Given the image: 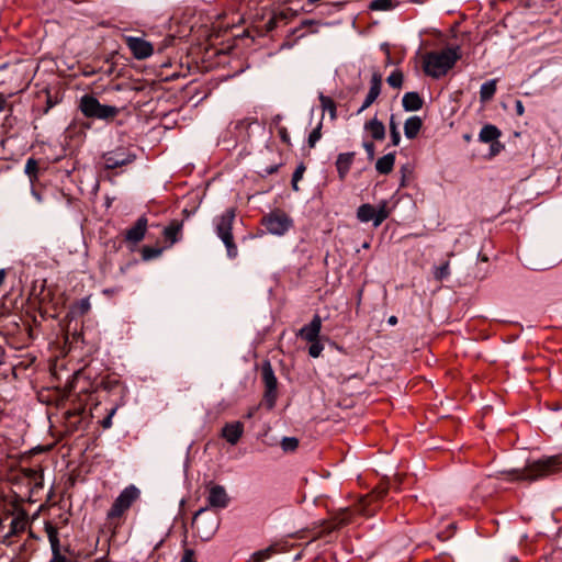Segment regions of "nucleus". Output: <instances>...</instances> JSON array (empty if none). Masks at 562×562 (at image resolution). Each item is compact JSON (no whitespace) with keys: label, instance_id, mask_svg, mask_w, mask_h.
<instances>
[{"label":"nucleus","instance_id":"obj_1","mask_svg":"<svg viewBox=\"0 0 562 562\" xmlns=\"http://www.w3.org/2000/svg\"><path fill=\"white\" fill-rule=\"evenodd\" d=\"M562 470V458L553 456L528 464L524 470L504 472L513 481H529L549 476Z\"/></svg>","mask_w":562,"mask_h":562},{"label":"nucleus","instance_id":"obj_2","mask_svg":"<svg viewBox=\"0 0 562 562\" xmlns=\"http://www.w3.org/2000/svg\"><path fill=\"white\" fill-rule=\"evenodd\" d=\"M460 58L458 48L428 53L424 58V71L432 78L445 76Z\"/></svg>","mask_w":562,"mask_h":562},{"label":"nucleus","instance_id":"obj_3","mask_svg":"<svg viewBox=\"0 0 562 562\" xmlns=\"http://www.w3.org/2000/svg\"><path fill=\"white\" fill-rule=\"evenodd\" d=\"M140 497V490L134 484L127 485L121 491L106 513V520L110 525L117 527L126 512Z\"/></svg>","mask_w":562,"mask_h":562},{"label":"nucleus","instance_id":"obj_4","mask_svg":"<svg viewBox=\"0 0 562 562\" xmlns=\"http://www.w3.org/2000/svg\"><path fill=\"white\" fill-rule=\"evenodd\" d=\"M235 216V210L227 209L215 220L216 234L224 243L229 258H235L237 256V246L234 243L232 234Z\"/></svg>","mask_w":562,"mask_h":562},{"label":"nucleus","instance_id":"obj_5","mask_svg":"<svg viewBox=\"0 0 562 562\" xmlns=\"http://www.w3.org/2000/svg\"><path fill=\"white\" fill-rule=\"evenodd\" d=\"M79 108L87 117L108 120L113 119L119 114L117 108L101 104L97 98L89 94H86L80 99Z\"/></svg>","mask_w":562,"mask_h":562},{"label":"nucleus","instance_id":"obj_6","mask_svg":"<svg viewBox=\"0 0 562 562\" xmlns=\"http://www.w3.org/2000/svg\"><path fill=\"white\" fill-rule=\"evenodd\" d=\"M79 108L87 117L108 120L113 119L119 114L117 108L101 104L97 98L89 94H86L80 99Z\"/></svg>","mask_w":562,"mask_h":562},{"label":"nucleus","instance_id":"obj_7","mask_svg":"<svg viewBox=\"0 0 562 562\" xmlns=\"http://www.w3.org/2000/svg\"><path fill=\"white\" fill-rule=\"evenodd\" d=\"M79 108L87 117L108 120L113 119L119 114L117 108L101 104L97 98L89 94H86L80 99Z\"/></svg>","mask_w":562,"mask_h":562},{"label":"nucleus","instance_id":"obj_8","mask_svg":"<svg viewBox=\"0 0 562 562\" xmlns=\"http://www.w3.org/2000/svg\"><path fill=\"white\" fill-rule=\"evenodd\" d=\"M205 513V509H200L194 515L192 520V528L201 540L209 541L217 531L220 522L216 516L206 515Z\"/></svg>","mask_w":562,"mask_h":562},{"label":"nucleus","instance_id":"obj_9","mask_svg":"<svg viewBox=\"0 0 562 562\" xmlns=\"http://www.w3.org/2000/svg\"><path fill=\"white\" fill-rule=\"evenodd\" d=\"M267 231L274 235L285 234L292 226V220L283 212H272L263 218Z\"/></svg>","mask_w":562,"mask_h":562},{"label":"nucleus","instance_id":"obj_10","mask_svg":"<svg viewBox=\"0 0 562 562\" xmlns=\"http://www.w3.org/2000/svg\"><path fill=\"white\" fill-rule=\"evenodd\" d=\"M135 160V155L126 148L120 147L103 155L104 167L115 169Z\"/></svg>","mask_w":562,"mask_h":562},{"label":"nucleus","instance_id":"obj_11","mask_svg":"<svg viewBox=\"0 0 562 562\" xmlns=\"http://www.w3.org/2000/svg\"><path fill=\"white\" fill-rule=\"evenodd\" d=\"M126 44L134 57L137 59H145L151 56L154 53L153 45L139 37L130 36L126 38Z\"/></svg>","mask_w":562,"mask_h":562},{"label":"nucleus","instance_id":"obj_12","mask_svg":"<svg viewBox=\"0 0 562 562\" xmlns=\"http://www.w3.org/2000/svg\"><path fill=\"white\" fill-rule=\"evenodd\" d=\"M209 505L217 508H225L228 505L229 497L222 485H211L207 496Z\"/></svg>","mask_w":562,"mask_h":562},{"label":"nucleus","instance_id":"obj_13","mask_svg":"<svg viewBox=\"0 0 562 562\" xmlns=\"http://www.w3.org/2000/svg\"><path fill=\"white\" fill-rule=\"evenodd\" d=\"M381 86L382 76L378 72H374L370 81V90L366 97L362 106L359 109V112H362L363 110L368 109L378 99L381 92Z\"/></svg>","mask_w":562,"mask_h":562},{"label":"nucleus","instance_id":"obj_14","mask_svg":"<svg viewBox=\"0 0 562 562\" xmlns=\"http://www.w3.org/2000/svg\"><path fill=\"white\" fill-rule=\"evenodd\" d=\"M322 329V319L318 315H315L310 324L302 327L299 331V336H301L306 341H315L318 340L319 333Z\"/></svg>","mask_w":562,"mask_h":562},{"label":"nucleus","instance_id":"obj_15","mask_svg":"<svg viewBox=\"0 0 562 562\" xmlns=\"http://www.w3.org/2000/svg\"><path fill=\"white\" fill-rule=\"evenodd\" d=\"M262 379L267 389L266 396L270 401V406L273 405L277 391V378L273 373L271 366L268 363L262 369Z\"/></svg>","mask_w":562,"mask_h":562},{"label":"nucleus","instance_id":"obj_16","mask_svg":"<svg viewBox=\"0 0 562 562\" xmlns=\"http://www.w3.org/2000/svg\"><path fill=\"white\" fill-rule=\"evenodd\" d=\"M244 432V425L240 422L226 424L222 429V436L231 445H236Z\"/></svg>","mask_w":562,"mask_h":562},{"label":"nucleus","instance_id":"obj_17","mask_svg":"<svg viewBox=\"0 0 562 562\" xmlns=\"http://www.w3.org/2000/svg\"><path fill=\"white\" fill-rule=\"evenodd\" d=\"M146 229L147 220L145 217H139L136 224L126 231L125 238L127 241L136 244L144 238Z\"/></svg>","mask_w":562,"mask_h":562},{"label":"nucleus","instance_id":"obj_18","mask_svg":"<svg viewBox=\"0 0 562 562\" xmlns=\"http://www.w3.org/2000/svg\"><path fill=\"white\" fill-rule=\"evenodd\" d=\"M355 153H344L339 154L336 160V167L339 175V178L344 180L348 175L350 167L353 162Z\"/></svg>","mask_w":562,"mask_h":562},{"label":"nucleus","instance_id":"obj_19","mask_svg":"<svg viewBox=\"0 0 562 562\" xmlns=\"http://www.w3.org/2000/svg\"><path fill=\"white\" fill-rule=\"evenodd\" d=\"M423 127V120L413 115L409 116L404 123V134L408 139H414Z\"/></svg>","mask_w":562,"mask_h":562},{"label":"nucleus","instance_id":"obj_20","mask_svg":"<svg viewBox=\"0 0 562 562\" xmlns=\"http://www.w3.org/2000/svg\"><path fill=\"white\" fill-rule=\"evenodd\" d=\"M364 130L370 133L373 139L382 140L385 137V127L376 117L371 119L366 123Z\"/></svg>","mask_w":562,"mask_h":562},{"label":"nucleus","instance_id":"obj_21","mask_svg":"<svg viewBox=\"0 0 562 562\" xmlns=\"http://www.w3.org/2000/svg\"><path fill=\"white\" fill-rule=\"evenodd\" d=\"M402 104L406 111H418L423 106V99L417 92H407L403 95Z\"/></svg>","mask_w":562,"mask_h":562},{"label":"nucleus","instance_id":"obj_22","mask_svg":"<svg viewBox=\"0 0 562 562\" xmlns=\"http://www.w3.org/2000/svg\"><path fill=\"white\" fill-rule=\"evenodd\" d=\"M357 217L362 223L372 222L375 226V207L369 203L360 205L357 211Z\"/></svg>","mask_w":562,"mask_h":562},{"label":"nucleus","instance_id":"obj_23","mask_svg":"<svg viewBox=\"0 0 562 562\" xmlns=\"http://www.w3.org/2000/svg\"><path fill=\"white\" fill-rule=\"evenodd\" d=\"M394 162H395V155L386 154L376 160L375 169L381 175H387L393 170Z\"/></svg>","mask_w":562,"mask_h":562},{"label":"nucleus","instance_id":"obj_24","mask_svg":"<svg viewBox=\"0 0 562 562\" xmlns=\"http://www.w3.org/2000/svg\"><path fill=\"white\" fill-rule=\"evenodd\" d=\"M501 136L499 130L491 124L484 125L479 134V139L483 143H491Z\"/></svg>","mask_w":562,"mask_h":562},{"label":"nucleus","instance_id":"obj_25","mask_svg":"<svg viewBox=\"0 0 562 562\" xmlns=\"http://www.w3.org/2000/svg\"><path fill=\"white\" fill-rule=\"evenodd\" d=\"M497 80L492 79L484 82L480 88V99L482 102L490 101L496 92Z\"/></svg>","mask_w":562,"mask_h":562},{"label":"nucleus","instance_id":"obj_26","mask_svg":"<svg viewBox=\"0 0 562 562\" xmlns=\"http://www.w3.org/2000/svg\"><path fill=\"white\" fill-rule=\"evenodd\" d=\"M182 229V224L179 222H172L164 229V236L170 244H175L178 240V236L180 235Z\"/></svg>","mask_w":562,"mask_h":562},{"label":"nucleus","instance_id":"obj_27","mask_svg":"<svg viewBox=\"0 0 562 562\" xmlns=\"http://www.w3.org/2000/svg\"><path fill=\"white\" fill-rule=\"evenodd\" d=\"M45 531H46L47 538L50 543V549L59 548L60 541H59L57 528L52 522L46 521L45 522Z\"/></svg>","mask_w":562,"mask_h":562},{"label":"nucleus","instance_id":"obj_28","mask_svg":"<svg viewBox=\"0 0 562 562\" xmlns=\"http://www.w3.org/2000/svg\"><path fill=\"white\" fill-rule=\"evenodd\" d=\"M27 525V518L24 515L15 516L10 526V535H18L25 530Z\"/></svg>","mask_w":562,"mask_h":562},{"label":"nucleus","instance_id":"obj_29","mask_svg":"<svg viewBox=\"0 0 562 562\" xmlns=\"http://www.w3.org/2000/svg\"><path fill=\"white\" fill-rule=\"evenodd\" d=\"M319 101H321V106H322L323 111H327L330 115V119L335 120L337 116V113H336V104H335L334 100L331 98L321 93Z\"/></svg>","mask_w":562,"mask_h":562},{"label":"nucleus","instance_id":"obj_30","mask_svg":"<svg viewBox=\"0 0 562 562\" xmlns=\"http://www.w3.org/2000/svg\"><path fill=\"white\" fill-rule=\"evenodd\" d=\"M277 552V549L274 546H270L266 549L256 551L250 558V561L254 562H263L265 560L270 559L274 553Z\"/></svg>","mask_w":562,"mask_h":562},{"label":"nucleus","instance_id":"obj_31","mask_svg":"<svg viewBox=\"0 0 562 562\" xmlns=\"http://www.w3.org/2000/svg\"><path fill=\"white\" fill-rule=\"evenodd\" d=\"M389 126H390V136H391L392 145L398 146L401 143V134L398 131V123L396 122L395 115H393V114L390 117Z\"/></svg>","mask_w":562,"mask_h":562},{"label":"nucleus","instance_id":"obj_32","mask_svg":"<svg viewBox=\"0 0 562 562\" xmlns=\"http://www.w3.org/2000/svg\"><path fill=\"white\" fill-rule=\"evenodd\" d=\"M376 217H375V227L380 226L390 215V210L387 209V202L382 201L379 203L378 209H375Z\"/></svg>","mask_w":562,"mask_h":562},{"label":"nucleus","instance_id":"obj_33","mask_svg":"<svg viewBox=\"0 0 562 562\" xmlns=\"http://www.w3.org/2000/svg\"><path fill=\"white\" fill-rule=\"evenodd\" d=\"M396 5L394 0H373L369 8L374 11H387Z\"/></svg>","mask_w":562,"mask_h":562},{"label":"nucleus","instance_id":"obj_34","mask_svg":"<svg viewBox=\"0 0 562 562\" xmlns=\"http://www.w3.org/2000/svg\"><path fill=\"white\" fill-rule=\"evenodd\" d=\"M38 162L34 158H29L25 164V173L30 177L31 181L37 178Z\"/></svg>","mask_w":562,"mask_h":562},{"label":"nucleus","instance_id":"obj_35","mask_svg":"<svg viewBox=\"0 0 562 562\" xmlns=\"http://www.w3.org/2000/svg\"><path fill=\"white\" fill-rule=\"evenodd\" d=\"M387 83L393 88H400L403 83V74L394 70L386 79Z\"/></svg>","mask_w":562,"mask_h":562},{"label":"nucleus","instance_id":"obj_36","mask_svg":"<svg viewBox=\"0 0 562 562\" xmlns=\"http://www.w3.org/2000/svg\"><path fill=\"white\" fill-rule=\"evenodd\" d=\"M322 122H319L317 124V126L311 132V134L308 135V146L310 147H314L316 145V143L321 139L322 137Z\"/></svg>","mask_w":562,"mask_h":562},{"label":"nucleus","instance_id":"obj_37","mask_svg":"<svg viewBox=\"0 0 562 562\" xmlns=\"http://www.w3.org/2000/svg\"><path fill=\"white\" fill-rule=\"evenodd\" d=\"M305 171V166L301 164L295 169L293 177H292V188L294 191H299V181L303 178Z\"/></svg>","mask_w":562,"mask_h":562},{"label":"nucleus","instance_id":"obj_38","mask_svg":"<svg viewBox=\"0 0 562 562\" xmlns=\"http://www.w3.org/2000/svg\"><path fill=\"white\" fill-rule=\"evenodd\" d=\"M450 274V268H449V262H445L443 265H441L440 267H437L435 272H434V276L437 280H443L446 279L448 276Z\"/></svg>","mask_w":562,"mask_h":562},{"label":"nucleus","instance_id":"obj_39","mask_svg":"<svg viewBox=\"0 0 562 562\" xmlns=\"http://www.w3.org/2000/svg\"><path fill=\"white\" fill-rule=\"evenodd\" d=\"M299 441L296 438L293 437H285L283 438L281 446L284 451H292L297 448Z\"/></svg>","mask_w":562,"mask_h":562},{"label":"nucleus","instance_id":"obj_40","mask_svg":"<svg viewBox=\"0 0 562 562\" xmlns=\"http://www.w3.org/2000/svg\"><path fill=\"white\" fill-rule=\"evenodd\" d=\"M323 349H324V346L321 344L319 340L311 341V346L308 348V355L313 358H317L321 356Z\"/></svg>","mask_w":562,"mask_h":562},{"label":"nucleus","instance_id":"obj_41","mask_svg":"<svg viewBox=\"0 0 562 562\" xmlns=\"http://www.w3.org/2000/svg\"><path fill=\"white\" fill-rule=\"evenodd\" d=\"M160 250L159 249H154V248H150V247H144L143 249V258L148 260V259H151V258H155L157 256L160 255Z\"/></svg>","mask_w":562,"mask_h":562},{"label":"nucleus","instance_id":"obj_42","mask_svg":"<svg viewBox=\"0 0 562 562\" xmlns=\"http://www.w3.org/2000/svg\"><path fill=\"white\" fill-rule=\"evenodd\" d=\"M180 562H196L194 551L192 549H184L183 555Z\"/></svg>","mask_w":562,"mask_h":562},{"label":"nucleus","instance_id":"obj_43","mask_svg":"<svg viewBox=\"0 0 562 562\" xmlns=\"http://www.w3.org/2000/svg\"><path fill=\"white\" fill-rule=\"evenodd\" d=\"M115 412H116V408H112L110 411V413L108 414V416L102 420L101 424H102L103 428L108 429L112 426V418H113Z\"/></svg>","mask_w":562,"mask_h":562},{"label":"nucleus","instance_id":"obj_44","mask_svg":"<svg viewBox=\"0 0 562 562\" xmlns=\"http://www.w3.org/2000/svg\"><path fill=\"white\" fill-rule=\"evenodd\" d=\"M363 147L369 156V158H373L375 154V147L374 144L371 142H364Z\"/></svg>","mask_w":562,"mask_h":562},{"label":"nucleus","instance_id":"obj_45","mask_svg":"<svg viewBox=\"0 0 562 562\" xmlns=\"http://www.w3.org/2000/svg\"><path fill=\"white\" fill-rule=\"evenodd\" d=\"M515 106H516L517 114L521 116L525 113V108H524L522 102L520 100H517L515 102Z\"/></svg>","mask_w":562,"mask_h":562},{"label":"nucleus","instance_id":"obj_46","mask_svg":"<svg viewBox=\"0 0 562 562\" xmlns=\"http://www.w3.org/2000/svg\"><path fill=\"white\" fill-rule=\"evenodd\" d=\"M80 308L82 311V313H86L89 311L90 308V303H89V300L88 299H83L81 302H80Z\"/></svg>","mask_w":562,"mask_h":562},{"label":"nucleus","instance_id":"obj_47","mask_svg":"<svg viewBox=\"0 0 562 562\" xmlns=\"http://www.w3.org/2000/svg\"><path fill=\"white\" fill-rule=\"evenodd\" d=\"M4 278H5V271L4 270H0V286L2 285V283L4 281Z\"/></svg>","mask_w":562,"mask_h":562},{"label":"nucleus","instance_id":"obj_48","mask_svg":"<svg viewBox=\"0 0 562 562\" xmlns=\"http://www.w3.org/2000/svg\"><path fill=\"white\" fill-rule=\"evenodd\" d=\"M396 323H397V318H396L395 316H391V317L389 318V324H391V325H395Z\"/></svg>","mask_w":562,"mask_h":562},{"label":"nucleus","instance_id":"obj_49","mask_svg":"<svg viewBox=\"0 0 562 562\" xmlns=\"http://www.w3.org/2000/svg\"><path fill=\"white\" fill-rule=\"evenodd\" d=\"M246 562H254V561H250V560L248 559Z\"/></svg>","mask_w":562,"mask_h":562}]
</instances>
